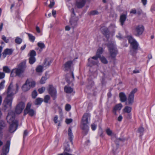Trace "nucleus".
<instances>
[{
    "label": "nucleus",
    "mask_w": 155,
    "mask_h": 155,
    "mask_svg": "<svg viewBox=\"0 0 155 155\" xmlns=\"http://www.w3.org/2000/svg\"><path fill=\"white\" fill-rule=\"evenodd\" d=\"M91 119V114L89 113H85L83 115L81 120V128L83 130V132L85 135H86L88 131V124Z\"/></svg>",
    "instance_id": "nucleus-1"
},
{
    "label": "nucleus",
    "mask_w": 155,
    "mask_h": 155,
    "mask_svg": "<svg viewBox=\"0 0 155 155\" xmlns=\"http://www.w3.org/2000/svg\"><path fill=\"white\" fill-rule=\"evenodd\" d=\"M26 67L25 62L23 61L19 64L18 65V68L15 69L16 75L19 77H23L22 74L24 72Z\"/></svg>",
    "instance_id": "nucleus-2"
},
{
    "label": "nucleus",
    "mask_w": 155,
    "mask_h": 155,
    "mask_svg": "<svg viewBox=\"0 0 155 155\" xmlns=\"http://www.w3.org/2000/svg\"><path fill=\"white\" fill-rule=\"evenodd\" d=\"M18 85L16 84L15 86H13L12 83H11L9 84L7 91V96L13 97V95L15 94L18 90Z\"/></svg>",
    "instance_id": "nucleus-3"
},
{
    "label": "nucleus",
    "mask_w": 155,
    "mask_h": 155,
    "mask_svg": "<svg viewBox=\"0 0 155 155\" xmlns=\"http://www.w3.org/2000/svg\"><path fill=\"white\" fill-rule=\"evenodd\" d=\"M107 46L111 57L112 59H114L118 52L115 45L112 43H110L108 44Z\"/></svg>",
    "instance_id": "nucleus-4"
},
{
    "label": "nucleus",
    "mask_w": 155,
    "mask_h": 155,
    "mask_svg": "<svg viewBox=\"0 0 155 155\" xmlns=\"http://www.w3.org/2000/svg\"><path fill=\"white\" fill-rule=\"evenodd\" d=\"M35 82L31 79H27L25 84L22 86V89L24 91H26L31 88L35 87Z\"/></svg>",
    "instance_id": "nucleus-5"
},
{
    "label": "nucleus",
    "mask_w": 155,
    "mask_h": 155,
    "mask_svg": "<svg viewBox=\"0 0 155 155\" xmlns=\"http://www.w3.org/2000/svg\"><path fill=\"white\" fill-rule=\"evenodd\" d=\"M13 99V97L7 95L3 102V105L4 107H5V109L11 108Z\"/></svg>",
    "instance_id": "nucleus-6"
},
{
    "label": "nucleus",
    "mask_w": 155,
    "mask_h": 155,
    "mask_svg": "<svg viewBox=\"0 0 155 155\" xmlns=\"http://www.w3.org/2000/svg\"><path fill=\"white\" fill-rule=\"evenodd\" d=\"M47 90L49 94L53 97V99L55 100L57 96V92L56 88L52 85H50L47 88Z\"/></svg>",
    "instance_id": "nucleus-7"
},
{
    "label": "nucleus",
    "mask_w": 155,
    "mask_h": 155,
    "mask_svg": "<svg viewBox=\"0 0 155 155\" xmlns=\"http://www.w3.org/2000/svg\"><path fill=\"white\" fill-rule=\"evenodd\" d=\"M127 38L130 44L131 48L138 49L139 44L136 41L130 36H128Z\"/></svg>",
    "instance_id": "nucleus-8"
},
{
    "label": "nucleus",
    "mask_w": 155,
    "mask_h": 155,
    "mask_svg": "<svg viewBox=\"0 0 155 155\" xmlns=\"http://www.w3.org/2000/svg\"><path fill=\"white\" fill-rule=\"evenodd\" d=\"M137 89L135 88L132 90L129 94L128 99L126 103L127 105H132L134 102V94L137 92Z\"/></svg>",
    "instance_id": "nucleus-9"
},
{
    "label": "nucleus",
    "mask_w": 155,
    "mask_h": 155,
    "mask_svg": "<svg viewBox=\"0 0 155 155\" xmlns=\"http://www.w3.org/2000/svg\"><path fill=\"white\" fill-rule=\"evenodd\" d=\"M15 118L14 113L12 111H9L6 117L7 122L10 124H13L14 122H18L17 121L15 120Z\"/></svg>",
    "instance_id": "nucleus-10"
},
{
    "label": "nucleus",
    "mask_w": 155,
    "mask_h": 155,
    "mask_svg": "<svg viewBox=\"0 0 155 155\" xmlns=\"http://www.w3.org/2000/svg\"><path fill=\"white\" fill-rule=\"evenodd\" d=\"M144 30V28L141 25L135 27L134 30V32L136 36H139L141 35Z\"/></svg>",
    "instance_id": "nucleus-11"
},
{
    "label": "nucleus",
    "mask_w": 155,
    "mask_h": 155,
    "mask_svg": "<svg viewBox=\"0 0 155 155\" xmlns=\"http://www.w3.org/2000/svg\"><path fill=\"white\" fill-rule=\"evenodd\" d=\"M10 145V141L8 140L6 144L2 147L1 155H7L9 151Z\"/></svg>",
    "instance_id": "nucleus-12"
},
{
    "label": "nucleus",
    "mask_w": 155,
    "mask_h": 155,
    "mask_svg": "<svg viewBox=\"0 0 155 155\" xmlns=\"http://www.w3.org/2000/svg\"><path fill=\"white\" fill-rule=\"evenodd\" d=\"M25 107L24 103L23 102H20L16 106L15 111V113L18 114H20L24 108Z\"/></svg>",
    "instance_id": "nucleus-13"
},
{
    "label": "nucleus",
    "mask_w": 155,
    "mask_h": 155,
    "mask_svg": "<svg viewBox=\"0 0 155 155\" xmlns=\"http://www.w3.org/2000/svg\"><path fill=\"white\" fill-rule=\"evenodd\" d=\"M28 55L30 56L29 58V63L31 64H33L36 61L35 58V56L36 55L35 51L34 50H32L30 51Z\"/></svg>",
    "instance_id": "nucleus-14"
},
{
    "label": "nucleus",
    "mask_w": 155,
    "mask_h": 155,
    "mask_svg": "<svg viewBox=\"0 0 155 155\" xmlns=\"http://www.w3.org/2000/svg\"><path fill=\"white\" fill-rule=\"evenodd\" d=\"M18 126V122H14L13 124H10L9 127V132L11 133L14 132L17 129Z\"/></svg>",
    "instance_id": "nucleus-15"
},
{
    "label": "nucleus",
    "mask_w": 155,
    "mask_h": 155,
    "mask_svg": "<svg viewBox=\"0 0 155 155\" xmlns=\"http://www.w3.org/2000/svg\"><path fill=\"white\" fill-rule=\"evenodd\" d=\"M13 50L12 48H6L5 49L2 54V56L4 58H5L7 55H11Z\"/></svg>",
    "instance_id": "nucleus-16"
},
{
    "label": "nucleus",
    "mask_w": 155,
    "mask_h": 155,
    "mask_svg": "<svg viewBox=\"0 0 155 155\" xmlns=\"http://www.w3.org/2000/svg\"><path fill=\"white\" fill-rule=\"evenodd\" d=\"M101 31L102 33L107 38H109L110 32L107 28L105 27H102L101 28Z\"/></svg>",
    "instance_id": "nucleus-17"
},
{
    "label": "nucleus",
    "mask_w": 155,
    "mask_h": 155,
    "mask_svg": "<svg viewBox=\"0 0 155 155\" xmlns=\"http://www.w3.org/2000/svg\"><path fill=\"white\" fill-rule=\"evenodd\" d=\"M86 3V0H78L76 3V5L78 8H82L84 6Z\"/></svg>",
    "instance_id": "nucleus-18"
},
{
    "label": "nucleus",
    "mask_w": 155,
    "mask_h": 155,
    "mask_svg": "<svg viewBox=\"0 0 155 155\" xmlns=\"http://www.w3.org/2000/svg\"><path fill=\"white\" fill-rule=\"evenodd\" d=\"M73 61H69L66 62L64 65V69L65 71H68L70 70L72 65Z\"/></svg>",
    "instance_id": "nucleus-19"
},
{
    "label": "nucleus",
    "mask_w": 155,
    "mask_h": 155,
    "mask_svg": "<svg viewBox=\"0 0 155 155\" xmlns=\"http://www.w3.org/2000/svg\"><path fill=\"white\" fill-rule=\"evenodd\" d=\"M127 12L126 13L122 14L120 16V23L121 25L123 26L127 18Z\"/></svg>",
    "instance_id": "nucleus-20"
},
{
    "label": "nucleus",
    "mask_w": 155,
    "mask_h": 155,
    "mask_svg": "<svg viewBox=\"0 0 155 155\" xmlns=\"http://www.w3.org/2000/svg\"><path fill=\"white\" fill-rule=\"evenodd\" d=\"M122 107V104H119L116 105L113 108V113L115 115H117L116 112L117 110H120Z\"/></svg>",
    "instance_id": "nucleus-21"
},
{
    "label": "nucleus",
    "mask_w": 155,
    "mask_h": 155,
    "mask_svg": "<svg viewBox=\"0 0 155 155\" xmlns=\"http://www.w3.org/2000/svg\"><path fill=\"white\" fill-rule=\"evenodd\" d=\"M119 96L120 101L121 102H125L127 100V97L125 94L124 92H120L119 93Z\"/></svg>",
    "instance_id": "nucleus-22"
},
{
    "label": "nucleus",
    "mask_w": 155,
    "mask_h": 155,
    "mask_svg": "<svg viewBox=\"0 0 155 155\" xmlns=\"http://www.w3.org/2000/svg\"><path fill=\"white\" fill-rule=\"evenodd\" d=\"M68 134L69 136V139L71 142H72L73 139L72 130L71 128H69L68 130Z\"/></svg>",
    "instance_id": "nucleus-23"
},
{
    "label": "nucleus",
    "mask_w": 155,
    "mask_h": 155,
    "mask_svg": "<svg viewBox=\"0 0 155 155\" xmlns=\"http://www.w3.org/2000/svg\"><path fill=\"white\" fill-rule=\"evenodd\" d=\"M65 92L67 93H71L73 91V89L70 87L65 86L64 88Z\"/></svg>",
    "instance_id": "nucleus-24"
},
{
    "label": "nucleus",
    "mask_w": 155,
    "mask_h": 155,
    "mask_svg": "<svg viewBox=\"0 0 155 155\" xmlns=\"http://www.w3.org/2000/svg\"><path fill=\"white\" fill-rule=\"evenodd\" d=\"M6 126L5 122L3 120H0V132Z\"/></svg>",
    "instance_id": "nucleus-25"
},
{
    "label": "nucleus",
    "mask_w": 155,
    "mask_h": 155,
    "mask_svg": "<svg viewBox=\"0 0 155 155\" xmlns=\"http://www.w3.org/2000/svg\"><path fill=\"white\" fill-rule=\"evenodd\" d=\"M131 107L127 106L124 107V109H123V111L124 113L129 114L131 112Z\"/></svg>",
    "instance_id": "nucleus-26"
},
{
    "label": "nucleus",
    "mask_w": 155,
    "mask_h": 155,
    "mask_svg": "<svg viewBox=\"0 0 155 155\" xmlns=\"http://www.w3.org/2000/svg\"><path fill=\"white\" fill-rule=\"evenodd\" d=\"M26 34L28 35L29 40L31 42H33L35 39V37L33 36L31 34L26 33Z\"/></svg>",
    "instance_id": "nucleus-27"
},
{
    "label": "nucleus",
    "mask_w": 155,
    "mask_h": 155,
    "mask_svg": "<svg viewBox=\"0 0 155 155\" xmlns=\"http://www.w3.org/2000/svg\"><path fill=\"white\" fill-rule=\"evenodd\" d=\"M43 101V100L42 98H37L35 102V105H40Z\"/></svg>",
    "instance_id": "nucleus-28"
},
{
    "label": "nucleus",
    "mask_w": 155,
    "mask_h": 155,
    "mask_svg": "<svg viewBox=\"0 0 155 155\" xmlns=\"http://www.w3.org/2000/svg\"><path fill=\"white\" fill-rule=\"evenodd\" d=\"M25 113H27L29 114L30 116H33L35 114V111L32 109H30L26 111Z\"/></svg>",
    "instance_id": "nucleus-29"
},
{
    "label": "nucleus",
    "mask_w": 155,
    "mask_h": 155,
    "mask_svg": "<svg viewBox=\"0 0 155 155\" xmlns=\"http://www.w3.org/2000/svg\"><path fill=\"white\" fill-rule=\"evenodd\" d=\"M43 67L41 65H39L37 66L35 69L36 71L38 73H41L43 71Z\"/></svg>",
    "instance_id": "nucleus-30"
},
{
    "label": "nucleus",
    "mask_w": 155,
    "mask_h": 155,
    "mask_svg": "<svg viewBox=\"0 0 155 155\" xmlns=\"http://www.w3.org/2000/svg\"><path fill=\"white\" fill-rule=\"evenodd\" d=\"M88 61L89 63L91 65H96L98 63L97 60H96V61H93L90 58L88 59Z\"/></svg>",
    "instance_id": "nucleus-31"
},
{
    "label": "nucleus",
    "mask_w": 155,
    "mask_h": 155,
    "mask_svg": "<svg viewBox=\"0 0 155 155\" xmlns=\"http://www.w3.org/2000/svg\"><path fill=\"white\" fill-rule=\"evenodd\" d=\"M137 50L138 49L131 48L130 50V53L133 56H135L137 53Z\"/></svg>",
    "instance_id": "nucleus-32"
},
{
    "label": "nucleus",
    "mask_w": 155,
    "mask_h": 155,
    "mask_svg": "<svg viewBox=\"0 0 155 155\" xmlns=\"http://www.w3.org/2000/svg\"><path fill=\"white\" fill-rule=\"evenodd\" d=\"M103 52V49L102 48H99L97 50L96 54L98 57H101V54Z\"/></svg>",
    "instance_id": "nucleus-33"
},
{
    "label": "nucleus",
    "mask_w": 155,
    "mask_h": 155,
    "mask_svg": "<svg viewBox=\"0 0 155 155\" xmlns=\"http://www.w3.org/2000/svg\"><path fill=\"white\" fill-rule=\"evenodd\" d=\"M37 45L38 47L40 48L41 50L40 51H42V49L44 48L45 47V45L43 43L41 42H39L38 43Z\"/></svg>",
    "instance_id": "nucleus-34"
},
{
    "label": "nucleus",
    "mask_w": 155,
    "mask_h": 155,
    "mask_svg": "<svg viewBox=\"0 0 155 155\" xmlns=\"http://www.w3.org/2000/svg\"><path fill=\"white\" fill-rule=\"evenodd\" d=\"M15 41L16 43L20 44L22 42V39L19 37H17L15 40Z\"/></svg>",
    "instance_id": "nucleus-35"
},
{
    "label": "nucleus",
    "mask_w": 155,
    "mask_h": 155,
    "mask_svg": "<svg viewBox=\"0 0 155 155\" xmlns=\"http://www.w3.org/2000/svg\"><path fill=\"white\" fill-rule=\"evenodd\" d=\"M3 71L5 73H9L11 70L7 66H4L3 67Z\"/></svg>",
    "instance_id": "nucleus-36"
},
{
    "label": "nucleus",
    "mask_w": 155,
    "mask_h": 155,
    "mask_svg": "<svg viewBox=\"0 0 155 155\" xmlns=\"http://www.w3.org/2000/svg\"><path fill=\"white\" fill-rule=\"evenodd\" d=\"M47 79V77L46 76L45 77H42L40 81V83L42 84L45 83Z\"/></svg>",
    "instance_id": "nucleus-37"
},
{
    "label": "nucleus",
    "mask_w": 155,
    "mask_h": 155,
    "mask_svg": "<svg viewBox=\"0 0 155 155\" xmlns=\"http://www.w3.org/2000/svg\"><path fill=\"white\" fill-rule=\"evenodd\" d=\"M138 132L141 135H143V133L144 131V128L143 127H140L138 129Z\"/></svg>",
    "instance_id": "nucleus-38"
},
{
    "label": "nucleus",
    "mask_w": 155,
    "mask_h": 155,
    "mask_svg": "<svg viewBox=\"0 0 155 155\" xmlns=\"http://www.w3.org/2000/svg\"><path fill=\"white\" fill-rule=\"evenodd\" d=\"M102 63L104 64H106L108 63V61L104 57H100V58Z\"/></svg>",
    "instance_id": "nucleus-39"
},
{
    "label": "nucleus",
    "mask_w": 155,
    "mask_h": 155,
    "mask_svg": "<svg viewBox=\"0 0 155 155\" xmlns=\"http://www.w3.org/2000/svg\"><path fill=\"white\" fill-rule=\"evenodd\" d=\"M50 99V96L48 95H46L43 101L45 103H48Z\"/></svg>",
    "instance_id": "nucleus-40"
},
{
    "label": "nucleus",
    "mask_w": 155,
    "mask_h": 155,
    "mask_svg": "<svg viewBox=\"0 0 155 155\" xmlns=\"http://www.w3.org/2000/svg\"><path fill=\"white\" fill-rule=\"evenodd\" d=\"M107 134L109 136H111L112 134V131L109 128H107L106 130Z\"/></svg>",
    "instance_id": "nucleus-41"
},
{
    "label": "nucleus",
    "mask_w": 155,
    "mask_h": 155,
    "mask_svg": "<svg viewBox=\"0 0 155 155\" xmlns=\"http://www.w3.org/2000/svg\"><path fill=\"white\" fill-rule=\"evenodd\" d=\"M73 17H73L72 18H71L70 20V22L71 23V25H72L73 26L75 25L77 23V22L76 21H74L73 20Z\"/></svg>",
    "instance_id": "nucleus-42"
},
{
    "label": "nucleus",
    "mask_w": 155,
    "mask_h": 155,
    "mask_svg": "<svg viewBox=\"0 0 155 155\" xmlns=\"http://www.w3.org/2000/svg\"><path fill=\"white\" fill-rule=\"evenodd\" d=\"M2 38L5 43H8L9 42V39L8 38L7 39L5 35H2Z\"/></svg>",
    "instance_id": "nucleus-43"
},
{
    "label": "nucleus",
    "mask_w": 155,
    "mask_h": 155,
    "mask_svg": "<svg viewBox=\"0 0 155 155\" xmlns=\"http://www.w3.org/2000/svg\"><path fill=\"white\" fill-rule=\"evenodd\" d=\"M45 87H43L38 89V91L40 94H42L45 90Z\"/></svg>",
    "instance_id": "nucleus-44"
},
{
    "label": "nucleus",
    "mask_w": 155,
    "mask_h": 155,
    "mask_svg": "<svg viewBox=\"0 0 155 155\" xmlns=\"http://www.w3.org/2000/svg\"><path fill=\"white\" fill-rule=\"evenodd\" d=\"M37 95V93L36 90H34L32 92V96L33 98H35Z\"/></svg>",
    "instance_id": "nucleus-45"
},
{
    "label": "nucleus",
    "mask_w": 155,
    "mask_h": 155,
    "mask_svg": "<svg viewBox=\"0 0 155 155\" xmlns=\"http://www.w3.org/2000/svg\"><path fill=\"white\" fill-rule=\"evenodd\" d=\"M71 108V106L70 105L68 104H67L66 105L65 107V110L66 111H69L70 110Z\"/></svg>",
    "instance_id": "nucleus-46"
},
{
    "label": "nucleus",
    "mask_w": 155,
    "mask_h": 155,
    "mask_svg": "<svg viewBox=\"0 0 155 155\" xmlns=\"http://www.w3.org/2000/svg\"><path fill=\"white\" fill-rule=\"evenodd\" d=\"M54 5V0H51L50 1V4L49 6L50 8H52Z\"/></svg>",
    "instance_id": "nucleus-47"
},
{
    "label": "nucleus",
    "mask_w": 155,
    "mask_h": 155,
    "mask_svg": "<svg viewBox=\"0 0 155 155\" xmlns=\"http://www.w3.org/2000/svg\"><path fill=\"white\" fill-rule=\"evenodd\" d=\"M98 12L96 10L92 11L90 12V14L91 15H94L98 14Z\"/></svg>",
    "instance_id": "nucleus-48"
},
{
    "label": "nucleus",
    "mask_w": 155,
    "mask_h": 155,
    "mask_svg": "<svg viewBox=\"0 0 155 155\" xmlns=\"http://www.w3.org/2000/svg\"><path fill=\"white\" fill-rule=\"evenodd\" d=\"M31 106V104L30 103H28L27 104L25 110L24 112H25L26 111L28 110L31 109H30Z\"/></svg>",
    "instance_id": "nucleus-49"
},
{
    "label": "nucleus",
    "mask_w": 155,
    "mask_h": 155,
    "mask_svg": "<svg viewBox=\"0 0 155 155\" xmlns=\"http://www.w3.org/2000/svg\"><path fill=\"white\" fill-rule=\"evenodd\" d=\"M5 83V80H3L0 83V87L1 89H2L4 87V84Z\"/></svg>",
    "instance_id": "nucleus-50"
},
{
    "label": "nucleus",
    "mask_w": 155,
    "mask_h": 155,
    "mask_svg": "<svg viewBox=\"0 0 155 155\" xmlns=\"http://www.w3.org/2000/svg\"><path fill=\"white\" fill-rule=\"evenodd\" d=\"M73 120L72 119H66L65 122L67 124H69L72 122Z\"/></svg>",
    "instance_id": "nucleus-51"
},
{
    "label": "nucleus",
    "mask_w": 155,
    "mask_h": 155,
    "mask_svg": "<svg viewBox=\"0 0 155 155\" xmlns=\"http://www.w3.org/2000/svg\"><path fill=\"white\" fill-rule=\"evenodd\" d=\"M5 74L4 72H0V79L3 78L5 77Z\"/></svg>",
    "instance_id": "nucleus-52"
},
{
    "label": "nucleus",
    "mask_w": 155,
    "mask_h": 155,
    "mask_svg": "<svg viewBox=\"0 0 155 155\" xmlns=\"http://www.w3.org/2000/svg\"><path fill=\"white\" fill-rule=\"evenodd\" d=\"M58 117L57 116H55L53 120V121L55 124H57L58 122Z\"/></svg>",
    "instance_id": "nucleus-53"
},
{
    "label": "nucleus",
    "mask_w": 155,
    "mask_h": 155,
    "mask_svg": "<svg viewBox=\"0 0 155 155\" xmlns=\"http://www.w3.org/2000/svg\"><path fill=\"white\" fill-rule=\"evenodd\" d=\"M28 132L27 130H25L24 131L23 134V139H24L25 137L28 135Z\"/></svg>",
    "instance_id": "nucleus-54"
},
{
    "label": "nucleus",
    "mask_w": 155,
    "mask_h": 155,
    "mask_svg": "<svg viewBox=\"0 0 155 155\" xmlns=\"http://www.w3.org/2000/svg\"><path fill=\"white\" fill-rule=\"evenodd\" d=\"M91 127L93 130H95L97 128V125L94 124H93L91 125Z\"/></svg>",
    "instance_id": "nucleus-55"
},
{
    "label": "nucleus",
    "mask_w": 155,
    "mask_h": 155,
    "mask_svg": "<svg viewBox=\"0 0 155 155\" xmlns=\"http://www.w3.org/2000/svg\"><path fill=\"white\" fill-rule=\"evenodd\" d=\"M70 151V149L69 148V146L68 145L67 147H66L64 149V152H65V151L69 152Z\"/></svg>",
    "instance_id": "nucleus-56"
},
{
    "label": "nucleus",
    "mask_w": 155,
    "mask_h": 155,
    "mask_svg": "<svg viewBox=\"0 0 155 155\" xmlns=\"http://www.w3.org/2000/svg\"><path fill=\"white\" fill-rule=\"evenodd\" d=\"M137 11L136 10V9L135 8H134V9H131V10L130 12V13L135 14L137 13Z\"/></svg>",
    "instance_id": "nucleus-57"
},
{
    "label": "nucleus",
    "mask_w": 155,
    "mask_h": 155,
    "mask_svg": "<svg viewBox=\"0 0 155 155\" xmlns=\"http://www.w3.org/2000/svg\"><path fill=\"white\" fill-rule=\"evenodd\" d=\"M147 57H148V60L147 61V62H149V61L150 59H152V55L151 54H149L147 56Z\"/></svg>",
    "instance_id": "nucleus-58"
},
{
    "label": "nucleus",
    "mask_w": 155,
    "mask_h": 155,
    "mask_svg": "<svg viewBox=\"0 0 155 155\" xmlns=\"http://www.w3.org/2000/svg\"><path fill=\"white\" fill-rule=\"evenodd\" d=\"M100 58V57H98V56L97 55V54H96V56L93 57H92L91 58L94 59L95 61H96V60H97V59L98 58Z\"/></svg>",
    "instance_id": "nucleus-59"
},
{
    "label": "nucleus",
    "mask_w": 155,
    "mask_h": 155,
    "mask_svg": "<svg viewBox=\"0 0 155 155\" xmlns=\"http://www.w3.org/2000/svg\"><path fill=\"white\" fill-rule=\"evenodd\" d=\"M36 31H37V32L38 33H40L41 31H40V29L39 28L38 26H37L36 27Z\"/></svg>",
    "instance_id": "nucleus-60"
},
{
    "label": "nucleus",
    "mask_w": 155,
    "mask_h": 155,
    "mask_svg": "<svg viewBox=\"0 0 155 155\" xmlns=\"http://www.w3.org/2000/svg\"><path fill=\"white\" fill-rule=\"evenodd\" d=\"M116 37L119 39H121L122 38L121 35L120 33H119L118 35L116 36Z\"/></svg>",
    "instance_id": "nucleus-61"
},
{
    "label": "nucleus",
    "mask_w": 155,
    "mask_h": 155,
    "mask_svg": "<svg viewBox=\"0 0 155 155\" xmlns=\"http://www.w3.org/2000/svg\"><path fill=\"white\" fill-rule=\"evenodd\" d=\"M141 2L144 5H145L147 3V0H141Z\"/></svg>",
    "instance_id": "nucleus-62"
},
{
    "label": "nucleus",
    "mask_w": 155,
    "mask_h": 155,
    "mask_svg": "<svg viewBox=\"0 0 155 155\" xmlns=\"http://www.w3.org/2000/svg\"><path fill=\"white\" fill-rule=\"evenodd\" d=\"M122 117L121 115H120L118 118V120L119 121H121L122 120Z\"/></svg>",
    "instance_id": "nucleus-63"
},
{
    "label": "nucleus",
    "mask_w": 155,
    "mask_h": 155,
    "mask_svg": "<svg viewBox=\"0 0 155 155\" xmlns=\"http://www.w3.org/2000/svg\"><path fill=\"white\" fill-rule=\"evenodd\" d=\"M56 14V12L55 10H53L52 11V15L54 17H55V15Z\"/></svg>",
    "instance_id": "nucleus-64"
}]
</instances>
